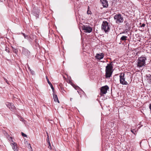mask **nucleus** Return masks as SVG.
I'll return each instance as SVG.
<instances>
[{
    "mask_svg": "<svg viewBox=\"0 0 151 151\" xmlns=\"http://www.w3.org/2000/svg\"><path fill=\"white\" fill-rule=\"evenodd\" d=\"M113 64L111 63L108 64L107 65L106 67L105 77L106 78H110L112 74Z\"/></svg>",
    "mask_w": 151,
    "mask_h": 151,
    "instance_id": "f257e3e1",
    "label": "nucleus"
},
{
    "mask_svg": "<svg viewBox=\"0 0 151 151\" xmlns=\"http://www.w3.org/2000/svg\"><path fill=\"white\" fill-rule=\"evenodd\" d=\"M101 29L106 33L108 32L110 30V25L106 21H103L101 26Z\"/></svg>",
    "mask_w": 151,
    "mask_h": 151,
    "instance_id": "f03ea898",
    "label": "nucleus"
},
{
    "mask_svg": "<svg viewBox=\"0 0 151 151\" xmlns=\"http://www.w3.org/2000/svg\"><path fill=\"white\" fill-rule=\"evenodd\" d=\"M147 60L146 57L143 55L138 58L137 60V66L142 67L145 65V61Z\"/></svg>",
    "mask_w": 151,
    "mask_h": 151,
    "instance_id": "7ed1b4c3",
    "label": "nucleus"
},
{
    "mask_svg": "<svg viewBox=\"0 0 151 151\" xmlns=\"http://www.w3.org/2000/svg\"><path fill=\"white\" fill-rule=\"evenodd\" d=\"M114 19L116 23L119 24L122 23L124 21V18L120 14H116L114 17Z\"/></svg>",
    "mask_w": 151,
    "mask_h": 151,
    "instance_id": "20e7f679",
    "label": "nucleus"
},
{
    "mask_svg": "<svg viewBox=\"0 0 151 151\" xmlns=\"http://www.w3.org/2000/svg\"><path fill=\"white\" fill-rule=\"evenodd\" d=\"M125 74L124 73H121L119 76V81L120 83L123 85H127L128 84L127 82L125 81L124 78Z\"/></svg>",
    "mask_w": 151,
    "mask_h": 151,
    "instance_id": "39448f33",
    "label": "nucleus"
},
{
    "mask_svg": "<svg viewBox=\"0 0 151 151\" xmlns=\"http://www.w3.org/2000/svg\"><path fill=\"white\" fill-rule=\"evenodd\" d=\"M82 29L86 32L90 33L92 30V28L89 25H83L82 27Z\"/></svg>",
    "mask_w": 151,
    "mask_h": 151,
    "instance_id": "423d86ee",
    "label": "nucleus"
},
{
    "mask_svg": "<svg viewBox=\"0 0 151 151\" xmlns=\"http://www.w3.org/2000/svg\"><path fill=\"white\" fill-rule=\"evenodd\" d=\"M109 89V87L108 86L106 85L102 87L100 89V94L101 96H103L104 94H106L107 92V91Z\"/></svg>",
    "mask_w": 151,
    "mask_h": 151,
    "instance_id": "0eeeda50",
    "label": "nucleus"
},
{
    "mask_svg": "<svg viewBox=\"0 0 151 151\" xmlns=\"http://www.w3.org/2000/svg\"><path fill=\"white\" fill-rule=\"evenodd\" d=\"M6 105L7 107H8L11 111H15L16 110V109L15 108V106L12 103L7 102L6 104Z\"/></svg>",
    "mask_w": 151,
    "mask_h": 151,
    "instance_id": "6e6552de",
    "label": "nucleus"
},
{
    "mask_svg": "<svg viewBox=\"0 0 151 151\" xmlns=\"http://www.w3.org/2000/svg\"><path fill=\"white\" fill-rule=\"evenodd\" d=\"M100 1L104 7L107 8L108 7V4L107 0H100Z\"/></svg>",
    "mask_w": 151,
    "mask_h": 151,
    "instance_id": "1a4fd4ad",
    "label": "nucleus"
},
{
    "mask_svg": "<svg viewBox=\"0 0 151 151\" xmlns=\"http://www.w3.org/2000/svg\"><path fill=\"white\" fill-rule=\"evenodd\" d=\"M22 53L26 56H28L30 54V52L27 49L23 48Z\"/></svg>",
    "mask_w": 151,
    "mask_h": 151,
    "instance_id": "9d476101",
    "label": "nucleus"
},
{
    "mask_svg": "<svg viewBox=\"0 0 151 151\" xmlns=\"http://www.w3.org/2000/svg\"><path fill=\"white\" fill-rule=\"evenodd\" d=\"M96 58L100 60L104 58V55L103 53L101 54H97L95 56Z\"/></svg>",
    "mask_w": 151,
    "mask_h": 151,
    "instance_id": "9b49d317",
    "label": "nucleus"
},
{
    "mask_svg": "<svg viewBox=\"0 0 151 151\" xmlns=\"http://www.w3.org/2000/svg\"><path fill=\"white\" fill-rule=\"evenodd\" d=\"M54 93V92H53V98L54 99V101L55 102H57L58 103H59V101L58 100L57 95L55 94Z\"/></svg>",
    "mask_w": 151,
    "mask_h": 151,
    "instance_id": "f8f14e48",
    "label": "nucleus"
},
{
    "mask_svg": "<svg viewBox=\"0 0 151 151\" xmlns=\"http://www.w3.org/2000/svg\"><path fill=\"white\" fill-rule=\"evenodd\" d=\"M46 78L47 80V81L48 83L50 85L51 89H52L53 92H54V88L53 86H52V84H51V82L49 81V80L48 78L47 77V76H46Z\"/></svg>",
    "mask_w": 151,
    "mask_h": 151,
    "instance_id": "ddd939ff",
    "label": "nucleus"
},
{
    "mask_svg": "<svg viewBox=\"0 0 151 151\" xmlns=\"http://www.w3.org/2000/svg\"><path fill=\"white\" fill-rule=\"evenodd\" d=\"M12 148L14 150V151H18L17 149V147L16 146L17 144L16 143L14 142V143H12Z\"/></svg>",
    "mask_w": 151,
    "mask_h": 151,
    "instance_id": "4468645a",
    "label": "nucleus"
},
{
    "mask_svg": "<svg viewBox=\"0 0 151 151\" xmlns=\"http://www.w3.org/2000/svg\"><path fill=\"white\" fill-rule=\"evenodd\" d=\"M146 77L148 82L150 83H151V75L150 74H148L146 75Z\"/></svg>",
    "mask_w": 151,
    "mask_h": 151,
    "instance_id": "2eb2a0df",
    "label": "nucleus"
},
{
    "mask_svg": "<svg viewBox=\"0 0 151 151\" xmlns=\"http://www.w3.org/2000/svg\"><path fill=\"white\" fill-rule=\"evenodd\" d=\"M127 36H123L121 37L120 40L121 41H126L127 40Z\"/></svg>",
    "mask_w": 151,
    "mask_h": 151,
    "instance_id": "dca6fc26",
    "label": "nucleus"
},
{
    "mask_svg": "<svg viewBox=\"0 0 151 151\" xmlns=\"http://www.w3.org/2000/svg\"><path fill=\"white\" fill-rule=\"evenodd\" d=\"M87 13L88 14H90L91 15L92 14V12H91L89 6H88V10L87 12Z\"/></svg>",
    "mask_w": 151,
    "mask_h": 151,
    "instance_id": "f3484780",
    "label": "nucleus"
},
{
    "mask_svg": "<svg viewBox=\"0 0 151 151\" xmlns=\"http://www.w3.org/2000/svg\"><path fill=\"white\" fill-rule=\"evenodd\" d=\"M13 51L14 53H15L16 55L17 56V53L18 52V50L17 49H16L14 47H12Z\"/></svg>",
    "mask_w": 151,
    "mask_h": 151,
    "instance_id": "a211bd4d",
    "label": "nucleus"
},
{
    "mask_svg": "<svg viewBox=\"0 0 151 151\" xmlns=\"http://www.w3.org/2000/svg\"><path fill=\"white\" fill-rule=\"evenodd\" d=\"M19 120L20 121L23 122L24 124H25V121L24 119L22 117H20L19 116Z\"/></svg>",
    "mask_w": 151,
    "mask_h": 151,
    "instance_id": "6ab92c4d",
    "label": "nucleus"
},
{
    "mask_svg": "<svg viewBox=\"0 0 151 151\" xmlns=\"http://www.w3.org/2000/svg\"><path fill=\"white\" fill-rule=\"evenodd\" d=\"M8 139L9 140V141H10V142H13L12 143H14V141H13V138L12 137H9L8 138Z\"/></svg>",
    "mask_w": 151,
    "mask_h": 151,
    "instance_id": "aec40b11",
    "label": "nucleus"
},
{
    "mask_svg": "<svg viewBox=\"0 0 151 151\" xmlns=\"http://www.w3.org/2000/svg\"><path fill=\"white\" fill-rule=\"evenodd\" d=\"M21 34H22L24 37L25 38L27 39L28 38V36L26 35L24 33H22Z\"/></svg>",
    "mask_w": 151,
    "mask_h": 151,
    "instance_id": "412c9836",
    "label": "nucleus"
},
{
    "mask_svg": "<svg viewBox=\"0 0 151 151\" xmlns=\"http://www.w3.org/2000/svg\"><path fill=\"white\" fill-rule=\"evenodd\" d=\"M48 143L49 144V146L48 147V148H49L50 150H51L52 147L51 146V144L50 143V141H49V142H48Z\"/></svg>",
    "mask_w": 151,
    "mask_h": 151,
    "instance_id": "4be33fe9",
    "label": "nucleus"
},
{
    "mask_svg": "<svg viewBox=\"0 0 151 151\" xmlns=\"http://www.w3.org/2000/svg\"><path fill=\"white\" fill-rule=\"evenodd\" d=\"M131 132L134 134H135V133L136 132V131L134 129H131Z\"/></svg>",
    "mask_w": 151,
    "mask_h": 151,
    "instance_id": "5701e85b",
    "label": "nucleus"
},
{
    "mask_svg": "<svg viewBox=\"0 0 151 151\" xmlns=\"http://www.w3.org/2000/svg\"><path fill=\"white\" fill-rule=\"evenodd\" d=\"M22 135L23 137H27V135L23 133V132H21Z\"/></svg>",
    "mask_w": 151,
    "mask_h": 151,
    "instance_id": "b1692460",
    "label": "nucleus"
},
{
    "mask_svg": "<svg viewBox=\"0 0 151 151\" xmlns=\"http://www.w3.org/2000/svg\"><path fill=\"white\" fill-rule=\"evenodd\" d=\"M75 88L76 90H78V89H80L81 90V89L78 86H76L74 87Z\"/></svg>",
    "mask_w": 151,
    "mask_h": 151,
    "instance_id": "393cba45",
    "label": "nucleus"
},
{
    "mask_svg": "<svg viewBox=\"0 0 151 151\" xmlns=\"http://www.w3.org/2000/svg\"><path fill=\"white\" fill-rule=\"evenodd\" d=\"M5 50L6 51V52H9V48L8 47H6Z\"/></svg>",
    "mask_w": 151,
    "mask_h": 151,
    "instance_id": "a878e982",
    "label": "nucleus"
},
{
    "mask_svg": "<svg viewBox=\"0 0 151 151\" xmlns=\"http://www.w3.org/2000/svg\"><path fill=\"white\" fill-rule=\"evenodd\" d=\"M4 80H5V81L8 84H9V82L8 81H7V79L4 78Z\"/></svg>",
    "mask_w": 151,
    "mask_h": 151,
    "instance_id": "bb28decb",
    "label": "nucleus"
},
{
    "mask_svg": "<svg viewBox=\"0 0 151 151\" xmlns=\"http://www.w3.org/2000/svg\"><path fill=\"white\" fill-rule=\"evenodd\" d=\"M145 26V24L144 23H143L142 24V25L141 26V27H144Z\"/></svg>",
    "mask_w": 151,
    "mask_h": 151,
    "instance_id": "cd10ccee",
    "label": "nucleus"
},
{
    "mask_svg": "<svg viewBox=\"0 0 151 151\" xmlns=\"http://www.w3.org/2000/svg\"><path fill=\"white\" fill-rule=\"evenodd\" d=\"M125 26L127 27H129V23H127L126 24H125Z\"/></svg>",
    "mask_w": 151,
    "mask_h": 151,
    "instance_id": "c85d7f7f",
    "label": "nucleus"
},
{
    "mask_svg": "<svg viewBox=\"0 0 151 151\" xmlns=\"http://www.w3.org/2000/svg\"><path fill=\"white\" fill-rule=\"evenodd\" d=\"M149 108L151 112V103L150 104Z\"/></svg>",
    "mask_w": 151,
    "mask_h": 151,
    "instance_id": "c756f323",
    "label": "nucleus"
},
{
    "mask_svg": "<svg viewBox=\"0 0 151 151\" xmlns=\"http://www.w3.org/2000/svg\"><path fill=\"white\" fill-rule=\"evenodd\" d=\"M47 142H48L49 141V138L48 137H47Z\"/></svg>",
    "mask_w": 151,
    "mask_h": 151,
    "instance_id": "7c9ffc66",
    "label": "nucleus"
},
{
    "mask_svg": "<svg viewBox=\"0 0 151 151\" xmlns=\"http://www.w3.org/2000/svg\"><path fill=\"white\" fill-rule=\"evenodd\" d=\"M28 69L29 70L31 71V70L30 67H29L28 66Z\"/></svg>",
    "mask_w": 151,
    "mask_h": 151,
    "instance_id": "2f4dec72",
    "label": "nucleus"
},
{
    "mask_svg": "<svg viewBox=\"0 0 151 151\" xmlns=\"http://www.w3.org/2000/svg\"><path fill=\"white\" fill-rule=\"evenodd\" d=\"M36 16V17L38 18V15H35Z\"/></svg>",
    "mask_w": 151,
    "mask_h": 151,
    "instance_id": "473e14b6",
    "label": "nucleus"
},
{
    "mask_svg": "<svg viewBox=\"0 0 151 151\" xmlns=\"http://www.w3.org/2000/svg\"><path fill=\"white\" fill-rule=\"evenodd\" d=\"M72 98H70V100L71 101L72 100Z\"/></svg>",
    "mask_w": 151,
    "mask_h": 151,
    "instance_id": "72a5a7b5",
    "label": "nucleus"
},
{
    "mask_svg": "<svg viewBox=\"0 0 151 151\" xmlns=\"http://www.w3.org/2000/svg\"><path fill=\"white\" fill-rule=\"evenodd\" d=\"M125 32H123L122 33H125Z\"/></svg>",
    "mask_w": 151,
    "mask_h": 151,
    "instance_id": "f704fd0d",
    "label": "nucleus"
},
{
    "mask_svg": "<svg viewBox=\"0 0 151 151\" xmlns=\"http://www.w3.org/2000/svg\"><path fill=\"white\" fill-rule=\"evenodd\" d=\"M6 60H9V59H6Z\"/></svg>",
    "mask_w": 151,
    "mask_h": 151,
    "instance_id": "c9c22d12",
    "label": "nucleus"
},
{
    "mask_svg": "<svg viewBox=\"0 0 151 151\" xmlns=\"http://www.w3.org/2000/svg\"><path fill=\"white\" fill-rule=\"evenodd\" d=\"M124 22H125H125H126V21H124Z\"/></svg>",
    "mask_w": 151,
    "mask_h": 151,
    "instance_id": "e433bc0d",
    "label": "nucleus"
},
{
    "mask_svg": "<svg viewBox=\"0 0 151 151\" xmlns=\"http://www.w3.org/2000/svg\"><path fill=\"white\" fill-rule=\"evenodd\" d=\"M0 1H1V0H0Z\"/></svg>",
    "mask_w": 151,
    "mask_h": 151,
    "instance_id": "4c0bfd02",
    "label": "nucleus"
}]
</instances>
